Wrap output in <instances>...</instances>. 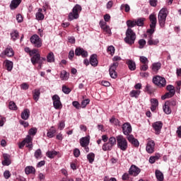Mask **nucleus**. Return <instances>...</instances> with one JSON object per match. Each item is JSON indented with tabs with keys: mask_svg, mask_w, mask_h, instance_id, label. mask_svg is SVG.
<instances>
[{
	"mask_svg": "<svg viewBox=\"0 0 181 181\" xmlns=\"http://www.w3.org/2000/svg\"><path fill=\"white\" fill-rule=\"evenodd\" d=\"M136 39V34L132 30V28H127L126 30V37L124 40L127 45H134Z\"/></svg>",
	"mask_w": 181,
	"mask_h": 181,
	"instance_id": "nucleus-1",
	"label": "nucleus"
},
{
	"mask_svg": "<svg viewBox=\"0 0 181 181\" xmlns=\"http://www.w3.org/2000/svg\"><path fill=\"white\" fill-rule=\"evenodd\" d=\"M117 142V148L120 149V151H126L128 149V141L127 139L124 137L122 135H119L116 136Z\"/></svg>",
	"mask_w": 181,
	"mask_h": 181,
	"instance_id": "nucleus-2",
	"label": "nucleus"
},
{
	"mask_svg": "<svg viewBox=\"0 0 181 181\" xmlns=\"http://www.w3.org/2000/svg\"><path fill=\"white\" fill-rule=\"evenodd\" d=\"M81 6L76 4L72 9V12L69 13L68 20L74 21V19H78L80 16V12H81Z\"/></svg>",
	"mask_w": 181,
	"mask_h": 181,
	"instance_id": "nucleus-3",
	"label": "nucleus"
},
{
	"mask_svg": "<svg viewBox=\"0 0 181 181\" xmlns=\"http://www.w3.org/2000/svg\"><path fill=\"white\" fill-rule=\"evenodd\" d=\"M168 18V9L163 8L158 13V19L160 28H163L166 23Z\"/></svg>",
	"mask_w": 181,
	"mask_h": 181,
	"instance_id": "nucleus-4",
	"label": "nucleus"
},
{
	"mask_svg": "<svg viewBox=\"0 0 181 181\" xmlns=\"http://www.w3.org/2000/svg\"><path fill=\"white\" fill-rule=\"evenodd\" d=\"M153 82L160 88L166 86V79L160 76H156V77L153 78Z\"/></svg>",
	"mask_w": 181,
	"mask_h": 181,
	"instance_id": "nucleus-5",
	"label": "nucleus"
},
{
	"mask_svg": "<svg viewBox=\"0 0 181 181\" xmlns=\"http://www.w3.org/2000/svg\"><path fill=\"white\" fill-rule=\"evenodd\" d=\"M52 101L55 110H62L63 108V105L62 104V101H60L59 95H54L52 96Z\"/></svg>",
	"mask_w": 181,
	"mask_h": 181,
	"instance_id": "nucleus-6",
	"label": "nucleus"
},
{
	"mask_svg": "<svg viewBox=\"0 0 181 181\" xmlns=\"http://www.w3.org/2000/svg\"><path fill=\"white\" fill-rule=\"evenodd\" d=\"M122 132L126 136H131V132H132V126L129 122H125L122 126Z\"/></svg>",
	"mask_w": 181,
	"mask_h": 181,
	"instance_id": "nucleus-7",
	"label": "nucleus"
},
{
	"mask_svg": "<svg viewBox=\"0 0 181 181\" xmlns=\"http://www.w3.org/2000/svg\"><path fill=\"white\" fill-rule=\"evenodd\" d=\"M32 45L35 47H42V40H40V37L37 35H33L30 39Z\"/></svg>",
	"mask_w": 181,
	"mask_h": 181,
	"instance_id": "nucleus-8",
	"label": "nucleus"
},
{
	"mask_svg": "<svg viewBox=\"0 0 181 181\" xmlns=\"http://www.w3.org/2000/svg\"><path fill=\"white\" fill-rule=\"evenodd\" d=\"M119 63H113L112 65L110 66L109 69V73L111 78H117L118 77V74L117 73V67H118Z\"/></svg>",
	"mask_w": 181,
	"mask_h": 181,
	"instance_id": "nucleus-9",
	"label": "nucleus"
},
{
	"mask_svg": "<svg viewBox=\"0 0 181 181\" xmlns=\"http://www.w3.org/2000/svg\"><path fill=\"white\" fill-rule=\"evenodd\" d=\"M15 53L13 52V49L10 46H8L6 49L0 54V57L5 59V56L7 57H12Z\"/></svg>",
	"mask_w": 181,
	"mask_h": 181,
	"instance_id": "nucleus-10",
	"label": "nucleus"
},
{
	"mask_svg": "<svg viewBox=\"0 0 181 181\" xmlns=\"http://www.w3.org/2000/svg\"><path fill=\"white\" fill-rule=\"evenodd\" d=\"M146 151L148 152V153H153V152H155V141L151 140V139H148Z\"/></svg>",
	"mask_w": 181,
	"mask_h": 181,
	"instance_id": "nucleus-11",
	"label": "nucleus"
},
{
	"mask_svg": "<svg viewBox=\"0 0 181 181\" xmlns=\"http://www.w3.org/2000/svg\"><path fill=\"white\" fill-rule=\"evenodd\" d=\"M24 141V144H25L26 147L29 148L30 151H32L33 148V138L29 135H28L25 139L23 140Z\"/></svg>",
	"mask_w": 181,
	"mask_h": 181,
	"instance_id": "nucleus-12",
	"label": "nucleus"
},
{
	"mask_svg": "<svg viewBox=\"0 0 181 181\" xmlns=\"http://www.w3.org/2000/svg\"><path fill=\"white\" fill-rule=\"evenodd\" d=\"M141 173V169L136 165H132L129 170V174L131 176H138Z\"/></svg>",
	"mask_w": 181,
	"mask_h": 181,
	"instance_id": "nucleus-13",
	"label": "nucleus"
},
{
	"mask_svg": "<svg viewBox=\"0 0 181 181\" xmlns=\"http://www.w3.org/2000/svg\"><path fill=\"white\" fill-rule=\"evenodd\" d=\"M163 124L161 122H156L153 124V128L155 131V134L159 135L160 134V129H162Z\"/></svg>",
	"mask_w": 181,
	"mask_h": 181,
	"instance_id": "nucleus-14",
	"label": "nucleus"
},
{
	"mask_svg": "<svg viewBox=\"0 0 181 181\" xmlns=\"http://www.w3.org/2000/svg\"><path fill=\"white\" fill-rule=\"evenodd\" d=\"M76 56H82V57H87L88 56V53L87 51L84 50V49L78 47L75 50Z\"/></svg>",
	"mask_w": 181,
	"mask_h": 181,
	"instance_id": "nucleus-15",
	"label": "nucleus"
},
{
	"mask_svg": "<svg viewBox=\"0 0 181 181\" xmlns=\"http://www.w3.org/2000/svg\"><path fill=\"white\" fill-rule=\"evenodd\" d=\"M127 139L134 146H139V141L136 139L134 138V135L127 136Z\"/></svg>",
	"mask_w": 181,
	"mask_h": 181,
	"instance_id": "nucleus-16",
	"label": "nucleus"
},
{
	"mask_svg": "<svg viewBox=\"0 0 181 181\" xmlns=\"http://www.w3.org/2000/svg\"><path fill=\"white\" fill-rule=\"evenodd\" d=\"M126 64H127L131 71H134L136 69V64H135V62H134L132 59H127L126 61Z\"/></svg>",
	"mask_w": 181,
	"mask_h": 181,
	"instance_id": "nucleus-17",
	"label": "nucleus"
},
{
	"mask_svg": "<svg viewBox=\"0 0 181 181\" xmlns=\"http://www.w3.org/2000/svg\"><path fill=\"white\" fill-rule=\"evenodd\" d=\"M90 64L93 67L98 66V60L97 59V54H92L90 57Z\"/></svg>",
	"mask_w": 181,
	"mask_h": 181,
	"instance_id": "nucleus-18",
	"label": "nucleus"
},
{
	"mask_svg": "<svg viewBox=\"0 0 181 181\" xmlns=\"http://www.w3.org/2000/svg\"><path fill=\"white\" fill-rule=\"evenodd\" d=\"M149 19H150V28H156V22H157V19H156V16L155 14H151L149 16Z\"/></svg>",
	"mask_w": 181,
	"mask_h": 181,
	"instance_id": "nucleus-19",
	"label": "nucleus"
},
{
	"mask_svg": "<svg viewBox=\"0 0 181 181\" xmlns=\"http://www.w3.org/2000/svg\"><path fill=\"white\" fill-rule=\"evenodd\" d=\"M4 64L8 71H12L13 69V62L8 59L5 60Z\"/></svg>",
	"mask_w": 181,
	"mask_h": 181,
	"instance_id": "nucleus-20",
	"label": "nucleus"
},
{
	"mask_svg": "<svg viewBox=\"0 0 181 181\" xmlns=\"http://www.w3.org/2000/svg\"><path fill=\"white\" fill-rule=\"evenodd\" d=\"M3 156H4V160L2 161V165L4 166H9V165H11V158L9 155L4 154Z\"/></svg>",
	"mask_w": 181,
	"mask_h": 181,
	"instance_id": "nucleus-21",
	"label": "nucleus"
},
{
	"mask_svg": "<svg viewBox=\"0 0 181 181\" xmlns=\"http://www.w3.org/2000/svg\"><path fill=\"white\" fill-rule=\"evenodd\" d=\"M29 117H30V110L29 109H25L21 113L22 119H28Z\"/></svg>",
	"mask_w": 181,
	"mask_h": 181,
	"instance_id": "nucleus-22",
	"label": "nucleus"
},
{
	"mask_svg": "<svg viewBox=\"0 0 181 181\" xmlns=\"http://www.w3.org/2000/svg\"><path fill=\"white\" fill-rule=\"evenodd\" d=\"M21 2H22V0H13L10 4L11 9H16L21 5Z\"/></svg>",
	"mask_w": 181,
	"mask_h": 181,
	"instance_id": "nucleus-23",
	"label": "nucleus"
},
{
	"mask_svg": "<svg viewBox=\"0 0 181 181\" xmlns=\"http://www.w3.org/2000/svg\"><path fill=\"white\" fill-rule=\"evenodd\" d=\"M151 111H155L158 105H159V102L157 100V99L152 98L151 99Z\"/></svg>",
	"mask_w": 181,
	"mask_h": 181,
	"instance_id": "nucleus-24",
	"label": "nucleus"
},
{
	"mask_svg": "<svg viewBox=\"0 0 181 181\" xmlns=\"http://www.w3.org/2000/svg\"><path fill=\"white\" fill-rule=\"evenodd\" d=\"M57 130L54 129V127H51L49 129L48 132L47 133V136L48 138H54V134H56Z\"/></svg>",
	"mask_w": 181,
	"mask_h": 181,
	"instance_id": "nucleus-25",
	"label": "nucleus"
},
{
	"mask_svg": "<svg viewBox=\"0 0 181 181\" xmlns=\"http://www.w3.org/2000/svg\"><path fill=\"white\" fill-rule=\"evenodd\" d=\"M88 144H90V139L88 137H83L80 140V144L82 147L88 146Z\"/></svg>",
	"mask_w": 181,
	"mask_h": 181,
	"instance_id": "nucleus-26",
	"label": "nucleus"
},
{
	"mask_svg": "<svg viewBox=\"0 0 181 181\" xmlns=\"http://www.w3.org/2000/svg\"><path fill=\"white\" fill-rule=\"evenodd\" d=\"M42 8H39L35 14V17L37 21H43L45 19V15L42 13Z\"/></svg>",
	"mask_w": 181,
	"mask_h": 181,
	"instance_id": "nucleus-27",
	"label": "nucleus"
},
{
	"mask_svg": "<svg viewBox=\"0 0 181 181\" xmlns=\"http://www.w3.org/2000/svg\"><path fill=\"white\" fill-rule=\"evenodd\" d=\"M147 43L149 46H152V45L156 46V45L159 44V40L158 39L152 40V35H150V39L148 40Z\"/></svg>",
	"mask_w": 181,
	"mask_h": 181,
	"instance_id": "nucleus-28",
	"label": "nucleus"
},
{
	"mask_svg": "<svg viewBox=\"0 0 181 181\" xmlns=\"http://www.w3.org/2000/svg\"><path fill=\"white\" fill-rule=\"evenodd\" d=\"M155 173L158 181H163V173L160 170H156Z\"/></svg>",
	"mask_w": 181,
	"mask_h": 181,
	"instance_id": "nucleus-29",
	"label": "nucleus"
},
{
	"mask_svg": "<svg viewBox=\"0 0 181 181\" xmlns=\"http://www.w3.org/2000/svg\"><path fill=\"white\" fill-rule=\"evenodd\" d=\"M25 172L26 175H30V173H35L36 170L33 168V166H27L25 168Z\"/></svg>",
	"mask_w": 181,
	"mask_h": 181,
	"instance_id": "nucleus-30",
	"label": "nucleus"
},
{
	"mask_svg": "<svg viewBox=\"0 0 181 181\" xmlns=\"http://www.w3.org/2000/svg\"><path fill=\"white\" fill-rule=\"evenodd\" d=\"M160 158V154L156 153L155 156H151L149 158V162L150 163H155V162H156V160H158Z\"/></svg>",
	"mask_w": 181,
	"mask_h": 181,
	"instance_id": "nucleus-31",
	"label": "nucleus"
},
{
	"mask_svg": "<svg viewBox=\"0 0 181 181\" xmlns=\"http://www.w3.org/2000/svg\"><path fill=\"white\" fill-rule=\"evenodd\" d=\"M47 60L48 63H54V54L50 52L47 56Z\"/></svg>",
	"mask_w": 181,
	"mask_h": 181,
	"instance_id": "nucleus-32",
	"label": "nucleus"
},
{
	"mask_svg": "<svg viewBox=\"0 0 181 181\" xmlns=\"http://www.w3.org/2000/svg\"><path fill=\"white\" fill-rule=\"evenodd\" d=\"M163 110L164 112L167 115L170 114L172 112V110H170V107H169V102H166L165 105L163 107Z\"/></svg>",
	"mask_w": 181,
	"mask_h": 181,
	"instance_id": "nucleus-33",
	"label": "nucleus"
},
{
	"mask_svg": "<svg viewBox=\"0 0 181 181\" xmlns=\"http://www.w3.org/2000/svg\"><path fill=\"white\" fill-rule=\"evenodd\" d=\"M112 146H111V144L107 142V143H105L103 146H102V149L103 151H111V149H112Z\"/></svg>",
	"mask_w": 181,
	"mask_h": 181,
	"instance_id": "nucleus-34",
	"label": "nucleus"
},
{
	"mask_svg": "<svg viewBox=\"0 0 181 181\" xmlns=\"http://www.w3.org/2000/svg\"><path fill=\"white\" fill-rule=\"evenodd\" d=\"M139 94H141V90H133L130 92L129 95L132 98H138Z\"/></svg>",
	"mask_w": 181,
	"mask_h": 181,
	"instance_id": "nucleus-35",
	"label": "nucleus"
},
{
	"mask_svg": "<svg viewBox=\"0 0 181 181\" xmlns=\"http://www.w3.org/2000/svg\"><path fill=\"white\" fill-rule=\"evenodd\" d=\"M160 69V63L153 64L152 71H154V73H158Z\"/></svg>",
	"mask_w": 181,
	"mask_h": 181,
	"instance_id": "nucleus-36",
	"label": "nucleus"
},
{
	"mask_svg": "<svg viewBox=\"0 0 181 181\" xmlns=\"http://www.w3.org/2000/svg\"><path fill=\"white\" fill-rule=\"evenodd\" d=\"M40 97V90L35 89L33 93V98L35 101H39V98Z\"/></svg>",
	"mask_w": 181,
	"mask_h": 181,
	"instance_id": "nucleus-37",
	"label": "nucleus"
},
{
	"mask_svg": "<svg viewBox=\"0 0 181 181\" xmlns=\"http://www.w3.org/2000/svg\"><path fill=\"white\" fill-rule=\"evenodd\" d=\"M40 59V54H36L31 58V62L33 63V64H36V63H37Z\"/></svg>",
	"mask_w": 181,
	"mask_h": 181,
	"instance_id": "nucleus-38",
	"label": "nucleus"
},
{
	"mask_svg": "<svg viewBox=\"0 0 181 181\" xmlns=\"http://www.w3.org/2000/svg\"><path fill=\"white\" fill-rule=\"evenodd\" d=\"M95 158V154H94V153H90L87 156V159L89 163H93V162H94Z\"/></svg>",
	"mask_w": 181,
	"mask_h": 181,
	"instance_id": "nucleus-39",
	"label": "nucleus"
},
{
	"mask_svg": "<svg viewBox=\"0 0 181 181\" xmlns=\"http://www.w3.org/2000/svg\"><path fill=\"white\" fill-rule=\"evenodd\" d=\"M60 78H62V80H69V73L66 71H62L61 72Z\"/></svg>",
	"mask_w": 181,
	"mask_h": 181,
	"instance_id": "nucleus-40",
	"label": "nucleus"
},
{
	"mask_svg": "<svg viewBox=\"0 0 181 181\" xmlns=\"http://www.w3.org/2000/svg\"><path fill=\"white\" fill-rule=\"evenodd\" d=\"M11 36L12 40H16L18 37H19V33L18 32V30H13L11 33Z\"/></svg>",
	"mask_w": 181,
	"mask_h": 181,
	"instance_id": "nucleus-41",
	"label": "nucleus"
},
{
	"mask_svg": "<svg viewBox=\"0 0 181 181\" xmlns=\"http://www.w3.org/2000/svg\"><path fill=\"white\" fill-rule=\"evenodd\" d=\"M134 21L136 23V26H143L144 25V22H145V18H138L137 20H136Z\"/></svg>",
	"mask_w": 181,
	"mask_h": 181,
	"instance_id": "nucleus-42",
	"label": "nucleus"
},
{
	"mask_svg": "<svg viewBox=\"0 0 181 181\" xmlns=\"http://www.w3.org/2000/svg\"><path fill=\"white\" fill-rule=\"evenodd\" d=\"M34 156L35 159H41L42 158V150L40 148H38L37 150L35 151L34 153Z\"/></svg>",
	"mask_w": 181,
	"mask_h": 181,
	"instance_id": "nucleus-43",
	"label": "nucleus"
},
{
	"mask_svg": "<svg viewBox=\"0 0 181 181\" xmlns=\"http://www.w3.org/2000/svg\"><path fill=\"white\" fill-rule=\"evenodd\" d=\"M9 110H13V111H16L18 110V106H16V103L13 101H11L8 104Z\"/></svg>",
	"mask_w": 181,
	"mask_h": 181,
	"instance_id": "nucleus-44",
	"label": "nucleus"
},
{
	"mask_svg": "<svg viewBox=\"0 0 181 181\" xmlns=\"http://www.w3.org/2000/svg\"><path fill=\"white\" fill-rule=\"evenodd\" d=\"M56 155H57V151H56L47 152V156L48 158H50V159H53V158H54V156H56Z\"/></svg>",
	"mask_w": 181,
	"mask_h": 181,
	"instance_id": "nucleus-45",
	"label": "nucleus"
},
{
	"mask_svg": "<svg viewBox=\"0 0 181 181\" xmlns=\"http://www.w3.org/2000/svg\"><path fill=\"white\" fill-rule=\"evenodd\" d=\"M127 25L128 29H131V28H134V26H136L135 21H131V20H129L127 21Z\"/></svg>",
	"mask_w": 181,
	"mask_h": 181,
	"instance_id": "nucleus-46",
	"label": "nucleus"
},
{
	"mask_svg": "<svg viewBox=\"0 0 181 181\" xmlns=\"http://www.w3.org/2000/svg\"><path fill=\"white\" fill-rule=\"evenodd\" d=\"M37 133V129L36 127H33L29 129L28 134L29 136L33 135V136H35L36 134Z\"/></svg>",
	"mask_w": 181,
	"mask_h": 181,
	"instance_id": "nucleus-47",
	"label": "nucleus"
},
{
	"mask_svg": "<svg viewBox=\"0 0 181 181\" xmlns=\"http://www.w3.org/2000/svg\"><path fill=\"white\" fill-rule=\"evenodd\" d=\"M175 95V93H170V92L166 93L164 95L161 97V100H166V98H172Z\"/></svg>",
	"mask_w": 181,
	"mask_h": 181,
	"instance_id": "nucleus-48",
	"label": "nucleus"
},
{
	"mask_svg": "<svg viewBox=\"0 0 181 181\" xmlns=\"http://www.w3.org/2000/svg\"><path fill=\"white\" fill-rule=\"evenodd\" d=\"M166 88H167L168 91L170 92V94H173V93L174 94H175L176 90H175V86H173L172 85H168Z\"/></svg>",
	"mask_w": 181,
	"mask_h": 181,
	"instance_id": "nucleus-49",
	"label": "nucleus"
},
{
	"mask_svg": "<svg viewBox=\"0 0 181 181\" xmlns=\"http://www.w3.org/2000/svg\"><path fill=\"white\" fill-rule=\"evenodd\" d=\"M107 52L111 54V56H114V54L115 53V48L114 46L110 45L107 47Z\"/></svg>",
	"mask_w": 181,
	"mask_h": 181,
	"instance_id": "nucleus-50",
	"label": "nucleus"
},
{
	"mask_svg": "<svg viewBox=\"0 0 181 181\" xmlns=\"http://www.w3.org/2000/svg\"><path fill=\"white\" fill-rule=\"evenodd\" d=\"M139 49H144V47H145V45H146V41L144 39H141L139 40Z\"/></svg>",
	"mask_w": 181,
	"mask_h": 181,
	"instance_id": "nucleus-51",
	"label": "nucleus"
},
{
	"mask_svg": "<svg viewBox=\"0 0 181 181\" xmlns=\"http://www.w3.org/2000/svg\"><path fill=\"white\" fill-rule=\"evenodd\" d=\"M124 8L125 12H129V11H131V7H129V5L128 4H122L120 6V9L122 11Z\"/></svg>",
	"mask_w": 181,
	"mask_h": 181,
	"instance_id": "nucleus-52",
	"label": "nucleus"
},
{
	"mask_svg": "<svg viewBox=\"0 0 181 181\" xmlns=\"http://www.w3.org/2000/svg\"><path fill=\"white\" fill-rule=\"evenodd\" d=\"M111 146H114L115 145H117V139L114 136H112L109 139L108 141Z\"/></svg>",
	"mask_w": 181,
	"mask_h": 181,
	"instance_id": "nucleus-53",
	"label": "nucleus"
},
{
	"mask_svg": "<svg viewBox=\"0 0 181 181\" xmlns=\"http://www.w3.org/2000/svg\"><path fill=\"white\" fill-rule=\"evenodd\" d=\"M62 91L64 94H70V93H71V89H70L69 87H66V86H63Z\"/></svg>",
	"mask_w": 181,
	"mask_h": 181,
	"instance_id": "nucleus-54",
	"label": "nucleus"
},
{
	"mask_svg": "<svg viewBox=\"0 0 181 181\" xmlns=\"http://www.w3.org/2000/svg\"><path fill=\"white\" fill-rule=\"evenodd\" d=\"M140 62L143 64H148V63L149 62V61L148 60V58L144 56L140 57Z\"/></svg>",
	"mask_w": 181,
	"mask_h": 181,
	"instance_id": "nucleus-55",
	"label": "nucleus"
},
{
	"mask_svg": "<svg viewBox=\"0 0 181 181\" xmlns=\"http://www.w3.org/2000/svg\"><path fill=\"white\" fill-rule=\"evenodd\" d=\"M88 104H90V99L83 100L81 102L82 108H86V107H87Z\"/></svg>",
	"mask_w": 181,
	"mask_h": 181,
	"instance_id": "nucleus-56",
	"label": "nucleus"
},
{
	"mask_svg": "<svg viewBox=\"0 0 181 181\" xmlns=\"http://www.w3.org/2000/svg\"><path fill=\"white\" fill-rule=\"evenodd\" d=\"M43 62H46V58H40L38 62H37L39 64L38 69H42V64H43Z\"/></svg>",
	"mask_w": 181,
	"mask_h": 181,
	"instance_id": "nucleus-57",
	"label": "nucleus"
},
{
	"mask_svg": "<svg viewBox=\"0 0 181 181\" xmlns=\"http://www.w3.org/2000/svg\"><path fill=\"white\" fill-rule=\"evenodd\" d=\"M104 32L107 33L108 35H111V28H110V26L106 25L102 28Z\"/></svg>",
	"mask_w": 181,
	"mask_h": 181,
	"instance_id": "nucleus-58",
	"label": "nucleus"
},
{
	"mask_svg": "<svg viewBox=\"0 0 181 181\" xmlns=\"http://www.w3.org/2000/svg\"><path fill=\"white\" fill-rule=\"evenodd\" d=\"M21 90H28L29 89V84H28L27 83H23L21 85Z\"/></svg>",
	"mask_w": 181,
	"mask_h": 181,
	"instance_id": "nucleus-59",
	"label": "nucleus"
},
{
	"mask_svg": "<svg viewBox=\"0 0 181 181\" xmlns=\"http://www.w3.org/2000/svg\"><path fill=\"white\" fill-rule=\"evenodd\" d=\"M148 64H144L143 65H141L140 66V70L141 71H146V70H148Z\"/></svg>",
	"mask_w": 181,
	"mask_h": 181,
	"instance_id": "nucleus-60",
	"label": "nucleus"
},
{
	"mask_svg": "<svg viewBox=\"0 0 181 181\" xmlns=\"http://www.w3.org/2000/svg\"><path fill=\"white\" fill-rule=\"evenodd\" d=\"M16 21L18 22V23H21V22H23V17L21 14H17L16 16Z\"/></svg>",
	"mask_w": 181,
	"mask_h": 181,
	"instance_id": "nucleus-61",
	"label": "nucleus"
},
{
	"mask_svg": "<svg viewBox=\"0 0 181 181\" xmlns=\"http://www.w3.org/2000/svg\"><path fill=\"white\" fill-rule=\"evenodd\" d=\"M4 177L5 179H9V177H11V172H9V170L4 171Z\"/></svg>",
	"mask_w": 181,
	"mask_h": 181,
	"instance_id": "nucleus-62",
	"label": "nucleus"
},
{
	"mask_svg": "<svg viewBox=\"0 0 181 181\" xmlns=\"http://www.w3.org/2000/svg\"><path fill=\"white\" fill-rule=\"evenodd\" d=\"M74 155L75 158H78L80 156V150L78 148H75L74 150Z\"/></svg>",
	"mask_w": 181,
	"mask_h": 181,
	"instance_id": "nucleus-63",
	"label": "nucleus"
},
{
	"mask_svg": "<svg viewBox=\"0 0 181 181\" xmlns=\"http://www.w3.org/2000/svg\"><path fill=\"white\" fill-rule=\"evenodd\" d=\"M113 63H118V62H121V57L115 56L112 59Z\"/></svg>",
	"mask_w": 181,
	"mask_h": 181,
	"instance_id": "nucleus-64",
	"label": "nucleus"
}]
</instances>
